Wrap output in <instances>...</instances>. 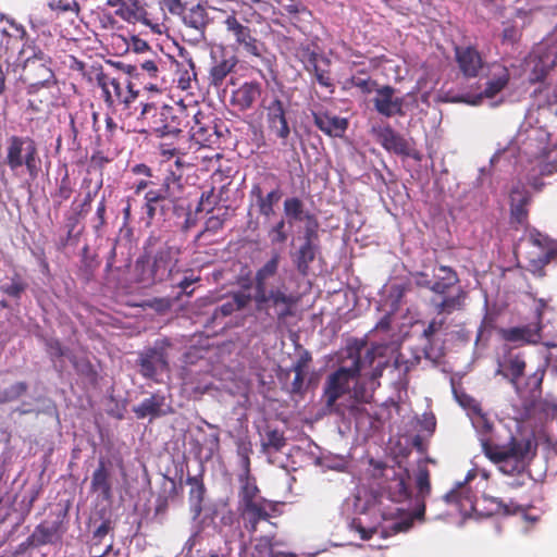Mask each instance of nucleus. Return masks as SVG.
Masks as SVG:
<instances>
[{"mask_svg":"<svg viewBox=\"0 0 557 557\" xmlns=\"http://www.w3.org/2000/svg\"><path fill=\"white\" fill-rule=\"evenodd\" d=\"M280 253H272L271 258L260 267L253 276V294L251 298L255 304V310L263 314L267 319L276 320L277 323H284L287 318L295 314L299 297L289 292L285 283L270 285V278L277 274L280 265Z\"/></svg>","mask_w":557,"mask_h":557,"instance_id":"nucleus-1","label":"nucleus"},{"mask_svg":"<svg viewBox=\"0 0 557 557\" xmlns=\"http://www.w3.org/2000/svg\"><path fill=\"white\" fill-rule=\"evenodd\" d=\"M366 348V344L355 343L346 347V358L351 360V364L342 366L330 373L323 384L322 400L324 408L330 413L344 416L347 406L339 404L338 400L351 391L352 381L356 380L366 367H372L375 360L373 349Z\"/></svg>","mask_w":557,"mask_h":557,"instance_id":"nucleus-2","label":"nucleus"},{"mask_svg":"<svg viewBox=\"0 0 557 557\" xmlns=\"http://www.w3.org/2000/svg\"><path fill=\"white\" fill-rule=\"evenodd\" d=\"M138 119L146 124L150 134L158 138L177 137L190 124V108L181 102L174 106H157L154 102H140Z\"/></svg>","mask_w":557,"mask_h":557,"instance_id":"nucleus-3","label":"nucleus"},{"mask_svg":"<svg viewBox=\"0 0 557 557\" xmlns=\"http://www.w3.org/2000/svg\"><path fill=\"white\" fill-rule=\"evenodd\" d=\"M481 447L485 457L498 471L513 476L523 473L528 466L531 441L515 435H510L505 444H497L492 438H481Z\"/></svg>","mask_w":557,"mask_h":557,"instance_id":"nucleus-4","label":"nucleus"},{"mask_svg":"<svg viewBox=\"0 0 557 557\" xmlns=\"http://www.w3.org/2000/svg\"><path fill=\"white\" fill-rule=\"evenodd\" d=\"M177 249L164 245L151 258L148 256L138 258L135 264L137 281L144 286L165 281L177 264Z\"/></svg>","mask_w":557,"mask_h":557,"instance_id":"nucleus-5","label":"nucleus"},{"mask_svg":"<svg viewBox=\"0 0 557 557\" xmlns=\"http://www.w3.org/2000/svg\"><path fill=\"white\" fill-rule=\"evenodd\" d=\"M96 84L101 89V98L111 113H115L119 108L129 110L139 97V90L134 89L127 77L112 76L103 71L97 74Z\"/></svg>","mask_w":557,"mask_h":557,"instance_id":"nucleus-6","label":"nucleus"},{"mask_svg":"<svg viewBox=\"0 0 557 557\" xmlns=\"http://www.w3.org/2000/svg\"><path fill=\"white\" fill-rule=\"evenodd\" d=\"M5 164L11 171L26 168L30 177H36L40 171V158L37 143L29 136L12 135L7 139Z\"/></svg>","mask_w":557,"mask_h":557,"instance_id":"nucleus-7","label":"nucleus"},{"mask_svg":"<svg viewBox=\"0 0 557 557\" xmlns=\"http://www.w3.org/2000/svg\"><path fill=\"white\" fill-rule=\"evenodd\" d=\"M20 78L27 85L29 94L54 85L57 81L51 69V58L40 49H34L33 54L24 61Z\"/></svg>","mask_w":557,"mask_h":557,"instance_id":"nucleus-8","label":"nucleus"},{"mask_svg":"<svg viewBox=\"0 0 557 557\" xmlns=\"http://www.w3.org/2000/svg\"><path fill=\"white\" fill-rule=\"evenodd\" d=\"M417 494L414 496V509L405 518L392 524L394 533L408 531L414 520H422L425 513V497L431 493L430 471L425 465L419 466L416 475Z\"/></svg>","mask_w":557,"mask_h":557,"instance_id":"nucleus-9","label":"nucleus"},{"mask_svg":"<svg viewBox=\"0 0 557 557\" xmlns=\"http://www.w3.org/2000/svg\"><path fill=\"white\" fill-rule=\"evenodd\" d=\"M527 369L525 355L522 351H516L512 347L505 346L502 356L497 359L496 375L504 380L518 392L520 389V380L524 376Z\"/></svg>","mask_w":557,"mask_h":557,"instance_id":"nucleus-10","label":"nucleus"},{"mask_svg":"<svg viewBox=\"0 0 557 557\" xmlns=\"http://www.w3.org/2000/svg\"><path fill=\"white\" fill-rule=\"evenodd\" d=\"M227 33H230L235 44L247 54L261 58L264 52V44L256 38L255 30L244 25L236 17L235 13L228 14L223 22Z\"/></svg>","mask_w":557,"mask_h":557,"instance_id":"nucleus-11","label":"nucleus"},{"mask_svg":"<svg viewBox=\"0 0 557 557\" xmlns=\"http://www.w3.org/2000/svg\"><path fill=\"white\" fill-rule=\"evenodd\" d=\"M139 374L156 383H159V375L170 371L168 354L162 347H149L139 352L137 359Z\"/></svg>","mask_w":557,"mask_h":557,"instance_id":"nucleus-12","label":"nucleus"},{"mask_svg":"<svg viewBox=\"0 0 557 557\" xmlns=\"http://www.w3.org/2000/svg\"><path fill=\"white\" fill-rule=\"evenodd\" d=\"M99 113L81 108L70 115V148L78 150L84 139H90V129H96Z\"/></svg>","mask_w":557,"mask_h":557,"instance_id":"nucleus-13","label":"nucleus"},{"mask_svg":"<svg viewBox=\"0 0 557 557\" xmlns=\"http://www.w3.org/2000/svg\"><path fill=\"white\" fill-rule=\"evenodd\" d=\"M169 181L170 176L160 188H149L144 196L143 209L148 225L157 218L164 220L171 210L173 201L169 199Z\"/></svg>","mask_w":557,"mask_h":557,"instance_id":"nucleus-14","label":"nucleus"},{"mask_svg":"<svg viewBox=\"0 0 557 557\" xmlns=\"http://www.w3.org/2000/svg\"><path fill=\"white\" fill-rule=\"evenodd\" d=\"M544 325L529 323L507 329H500L499 335L507 343L518 346H536L542 343Z\"/></svg>","mask_w":557,"mask_h":557,"instance_id":"nucleus-15","label":"nucleus"},{"mask_svg":"<svg viewBox=\"0 0 557 557\" xmlns=\"http://www.w3.org/2000/svg\"><path fill=\"white\" fill-rule=\"evenodd\" d=\"M372 133L380 145L388 152L406 157L412 156L409 141L389 124L373 126Z\"/></svg>","mask_w":557,"mask_h":557,"instance_id":"nucleus-16","label":"nucleus"},{"mask_svg":"<svg viewBox=\"0 0 557 557\" xmlns=\"http://www.w3.org/2000/svg\"><path fill=\"white\" fill-rule=\"evenodd\" d=\"M263 108L269 131L285 141L290 134V128L283 101L278 97H274L269 104H263Z\"/></svg>","mask_w":557,"mask_h":557,"instance_id":"nucleus-17","label":"nucleus"},{"mask_svg":"<svg viewBox=\"0 0 557 557\" xmlns=\"http://www.w3.org/2000/svg\"><path fill=\"white\" fill-rule=\"evenodd\" d=\"M454 52L458 69L465 78L471 79L480 75L485 63L482 54L475 47L456 46Z\"/></svg>","mask_w":557,"mask_h":557,"instance_id":"nucleus-18","label":"nucleus"},{"mask_svg":"<svg viewBox=\"0 0 557 557\" xmlns=\"http://www.w3.org/2000/svg\"><path fill=\"white\" fill-rule=\"evenodd\" d=\"M467 478L462 482H457L456 485L443 496V500L455 507V509L462 516H470L474 510L475 495L472 488L468 485Z\"/></svg>","mask_w":557,"mask_h":557,"instance_id":"nucleus-19","label":"nucleus"},{"mask_svg":"<svg viewBox=\"0 0 557 557\" xmlns=\"http://www.w3.org/2000/svg\"><path fill=\"white\" fill-rule=\"evenodd\" d=\"M404 102L403 97H395V88L389 85L377 88L376 95L373 98L374 109L385 117L404 116Z\"/></svg>","mask_w":557,"mask_h":557,"instance_id":"nucleus-20","label":"nucleus"},{"mask_svg":"<svg viewBox=\"0 0 557 557\" xmlns=\"http://www.w3.org/2000/svg\"><path fill=\"white\" fill-rule=\"evenodd\" d=\"M238 508L245 529L250 533H255L260 521H268L270 519V510H274L275 506L270 500L259 497L258 502H252Z\"/></svg>","mask_w":557,"mask_h":557,"instance_id":"nucleus-21","label":"nucleus"},{"mask_svg":"<svg viewBox=\"0 0 557 557\" xmlns=\"http://www.w3.org/2000/svg\"><path fill=\"white\" fill-rule=\"evenodd\" d=\"M493 66L495 71L493 76L486 82L484 90L471 100L463 99L466 103L479 104L483 98L492 99L508 86L510 81L508 67L503 64H494Z\"/></svg>","mask_w":557,"mask_h":557,"instance_id":"nucleus-22","label":"nucleus"},{"mask_svg":"<svg viewBox=\"0 0 557 557\" xmlns=\"http://www.w3.org/2000/svg\"><path fill=\"white\" fill-rule=\"evenodd\" d=\"M190 111L191 115H197L190 117L189 132L191 139L202 147H210L218 139L215 126L205 124L206 116L197 107H190Z\"/></svg>","mask_w":557,"mask_h":557,"instance_id":"nucleus-23","label":"nucleus"},{"mask_svg":"<svg viewBox=\"0 0 557 557\" xmlns=\"http://www.w3.org/2000/svg\"><path fill=\"white\" fill-rule=\"evenodd\" d=\"M531 196L524 190H512L510 195V224L518 230L528 225Z\"/></svg>","mask_w":557,"mask_h":557,"instance_id":"nucleus-24","label":"nucleus"},{"mask_svg":"<svg viewBox=\"0 0 557 557\" xmlns=\"http://www.w3.org/2000/svg\"><path fill=\"white\" fill-rule=\"evenodd\" d=\"M411 478L408 469L395 473L393 478L387 481L386 493L388 498L394 503H404L411 497L410 488Z\"/></svg>","mask_w":557,"mask_h":557,"instance_id":"nucleus-25","label":"nucleus"},{"mask_svg":"<svg viewBox=\"0 0 557 557\" xmlns=\"http://www.w3.org/2000/svg\"><path fill=\"white\" fill-rule=\"evenodd\" d=\"M60 522H48L39 523L34 532L27 537V545L40 547L48 544H54L61 540L62 533L60 532Z\"/></svg>","mask_w":557,"mask_h":557,"instance_id":"nucleus-26","label":"nucleus"},{"mask_svg":"<svg viewBox=\"0 0 557 557\" xmlns=\"http://www.w3.org/2000/svg\"><path fill=\"white\" fill-rule=\"evenodd\" d=\"M90 492L99 493L103 500L112 498L111 472L103 458L98 461V467L91 475Z\"/></svg>","mask_w":557,"mask_h":557,"instance_id":"nucleus-27","label":"nucleus"},{"mask_svg":"<svg viewBox=\"0 0 557 557\" xmlns=\"http://www.w3.org/2000/svg\"><path fill=\"white\" fill-rule=\"evenodd\" d=\"M261 84L258 82H246L239 86L232 95V104L240 111L252 108L253 103L261 96Z\"/></svg>","mask_w":557,"mask_h":557,"instance_id":"nucleus-28","label":"nucleus"},{"mask_svg":"<svg viewBox=\"0 0 557 557\" xmlns=\"http://www.w3.org/2000/svg\"><path fill=\"white\" fill-rule=\"evenodd\" d=\"M313 122L321 132L331 137H342L348 127V121L345 117L327 112L313 113Z\"/></svg>","mask_w":557,"mask_h":557,"instance_id":"nucleus-29","label":"nucleus"},{"mask_svg":"<svg viewBox=\"0 0 557 557\" xmlns=\"http://www.w3.org/2000/svg\"><path fill=\"white\" fill-rule=\"evenodd\" d=\"M329 65L330 61L327 59L319 58L318 53L310 52L306 64V70L314 75L317 82L321 86L330 88L333 91L334 83L331 77Z\"/></svg>","mask_w":557,"mask_h":557,"instance_id":"nucleus-30","label":"nucleus"},{"mask_svg":"<svg viewBox=\"0 0 557 557\" xmlns=\"http://www.w3.org/2000/svg\"><path fill=\"white\" fill-rule=\"evenodd\" d=\"M251 294L244 290L232 293L231 296L213 311V318H225L245 309L251 302Z\"/></svg>","mask_w":557,"mask_h":557,"instance_id":"nucleus-31","label":"nucleus"},{"mask_svg":"<svg viewBox=\"0 0 557 557\" xmlns=\"http://www.w3.org/2000/svg\"><path fill=\"white\" fill-rule=\"evenodd\" d=\"M459 283L458 274L450 267L441 265L434 274L432 292L438 296L446 295Z\"/></svg>","mask_w":557,"mask_h":557,"instance_id":"nucleus-32","label":"nucleus"},{"mask_svg":"<svg viewBox=\"0 0 557 557\" xmlns=\"http://www.w3.org/2000/svg\"><path fill=\"white\" fill-rule=\"evenodd\" d=\"M251 195L257 199L259 213L262 216L270 218L274 214V206L280 201L282 191L277 187L267 195H263L261 187L259 185H253L251 188Z\"/></svg>","mask_w":557,"mask_h":557,"instance_id":"nucleus-33","label":"nucleus"},{"mask_svg":"<svg viewBox=\"0 0 557 557\" xmlns=\"http://www.w3.org/2000/svg\"><path fill=\"white\" fill-rule=\"evenodd\" d=\"M352 383L350 391L352 401L347 406L349 410H352L359 404H370L376 389L375 385L370 384L361 374Z\"/></svg>","mask_w":557,"mask_h":557,"instance_id":"nucleus-34","label":"nucleus"},{"mask_svg":"<svg viewBox=\"0 0 557 557\" xmlns=\"http://www.w3.org/2000/svg\"><path fill=\"white\" fill-rule=\"evenodd\" d=\"M238 60L235 55H223L221 60H216L209 71L210 85L219 87L223 84L227 75L237 65Z\"/></svg>","mask_w":557,"mask_h":557,"instance_id":"nucleus-35","label":"nucleus"},{"mask_svg":"<svg viewBox=\"0 0 557 557\" xmlns=\"http://www.w3.org/2000/svg\"><path fill=\"white\" fill-rule=\"evenodd\" d=\"M466 296V292L459 289L454 296L444 295L441 296V298L433 297L431 299V305L437 314H450L454 311L461 310L463 308Z\"/></svg>","mask_w":557,"mask_h":557,"instance_id":"nucleus-36","label":"nucleus"},{"mask_svg":"<svg viewBox=\"0 0 557 557\" xmlns=\"http://www.w3.org/2000/svg\"><path fill=\"white\" fill-rule=\"evenodd\" d=\"M178 15L182 17L183 23L186 26L194 28L195 30H198L200 33L205 32L209 22L207 11L205 7L200 3H197L189 9H186L185 7L184 13Z\"/></svg>","mask_w":557,"mask_h":557,"instance_id":"nucleus-37","label":"nucleus"},{"mask_svg":"<svg viewBox=\"0 0 557 557\" xmlns=\"http://www.w3.org/2000/svg\"><path fill=\"white\" fill-rule=\"evenodd\" d=\"M186 483L190 485L188 498L191 510L198 516L202 511V503L206 494L202 473L187 476Z\"/></svg>","mask_w":557,"mask_h":557,"instance_id":"nucleus-38","label":"nucleus"},{"mask_svg":"<svg viewBox=\"0 0 557 557\" xmlns=\"http://www.w3.org/2000/svg\"><path fill=\"white\" fill-rule=\"evenodd\" d=\"M115 8V15L127 23L141 21L146 15V10L139 0H121Z\"/></svg>","mask_w":557,"mask_h":557,"instance_id":"nucleus-39","label":"nucleus"},{"mask_svg":"<svg viewBox=\"0 0 557 557\" xmlns=\"http://www.w3.org/2000/svg\"><path fill=\"white\" fill-rule=\"evenodd\" d=\"M318 252V245H304L293 253V262L299 274L306 276L309 274L310 263L314 261Z\"/></svg>","mask_w":557,"mask_h":557,"instance_id":"nucleus-40","label":"nucleus"},{"mask_svg":"<svg viewBox=\"0 0 557 557\" xmlns=\"http://www.w3.org/2000/svg\"><path fill=\"white\" fill-rule=\"evenodd\" d=\"M238 483H239V490H238V507L252 503L258 502L260 496V490L257 485L256 478L251 475H238Z\"/></svg>","mask_w":557,"mask_h":557,"instance_id":"nucleus-41","label":"nucleus"},{"mask_svg":"<svg viewBox=\"0 0 557 557\" xmlns=\"http://www.w3.org/2000/svg\"><path fill=\"white\" fill-rule=\"evenodd\" d=\"M164 404V396L152 394L149 398L144 399L138 406L133 408L138 419L146 417H159L162 413L161 407Z\"/></svg>","mask_w":557,"mask_h":557,"instance_id":"nucleus-42","label":"nucleus"},{"mask_svg":"<svg viewBox=\"0 0 557 557\" xmlns=\"http://www.w3.org/2000/svg\"><path fill=\"white\" fill-rule=\"evenodd\" d=\"M8 281L0 284V292L9 298L18 301L26 292L28 284L17 272L7 278Z\"/></svg>","mask_w":557,"mask_h":557,"instance_id":"nucleus-43","label":"nucleus"},{"mask_svg":"<svg viewBox=\"0 0 557 557\" xmlns=\"http://www.w3.org/2000/svg\"><path fill=\"white\" fill-rule=\"evenodd\" d=\"M286 445V437L283 431L277 429H267L264 440L262 441V450L264 453H278Z\"/></svg>","mask_w":557,"mask_h":557,"instance_id":"nucleus-44","label":"nucleus"},{"mask_svg":"<svg viewBox=\"0 0 557 557\" xmlns=\"http://www.w3.org/2000/svg\"><path fill=\"white\" fill-rule=\"evenodd\" d=\"M284 214L289 224L297 221H305V205L298 197H289L283 203Z\"/></svg>","mask_w":557,"mask_h":557,"instance_id":"nucleus-45","label":"nucleus"},{"mask_svg":"<svg viewBox=\"0 0 557 557\" xmlns=\"http://www.w3.org/2000/svg\"><path fill=\"white\" fill-rule=\"evenodd\" d=\"M69 67L72 71L78 72L88 83H96V77L99 72H103L100 64L87 66L83 61L71 57Z\"/></svg>","mask_w":557,"mask_h":557,"instance_id":"nucleus-46","label":"nucleus"},{"mask_svg":"<svg viewBox=\"0 0 557 557\" xmlns=\"http://www.w3.org/2000/svg\"><path fill=\"white\" fill-rule=\"evenodd\" d=\"M225 188H226V185H223L221 187L219 194H215L214 187H211L210 190H208V191H203L200 197V200H199L196 211L197 212H200V211L211 212L214 209V207L222 201V194Z\"/></svg>","mask_w":557,"mask_h":557,"instance_id":"nucleus-47","label":"nucleus"},{"mask_svg":"<svg viewBox=\"0 0 557 557\" xmlns=\"http://www.w3.org/2000/svg\"><path fill=\"white\" fill-rule=\"evenodd\" d=\"M305 232H304V245H318L319 239V221L317 216L311 212L305 214Z\"/></svg>","mask_w":557,"mask_h":557,"instance_id":"nucleus-48","label":"nucleus"},{"mask_svg":"<svg viewBox=\"0 0 557 557\" xmlns=\"http://www.w3.org/2000/svg\"><path fill=\"white\" fill-rule=\"evenodd\" d=\"M228 218L227 208L224 209L223 213L209 216L205 222V227L198 235L201 237L205 233L216 234L224 226L225 221Z\"/></svg>","mask_w":557,"mask_h":557,"instance_id":"nucleus-49","label":"nucleus"},{"mask_svg":"<svg viewBox=\"0 0 557 557\" xmlns=\"http://www.w3.org/2000/svg\"><path fill=\"white\" fill-rule=\"evenodd\" d=\"M28 389V385L25 382H15L2 393H0V404L13 401L23 396Z\"/></svg>","mask_w":557,"mask_h":557,"instance_id":"nucleus-50","label":"nucleus"},{"mask_svg":"<svg viewBox=\"0 0 557 557\" xmlns=\"http://www.w3.org/2000/svg\"><path fill=\"white\" fill-rule=\"evenodd\" d=\"M494 503L496 504V512L497 513H502L504 516L523 513L525 516V518L529 519V517L525 515L528 507L519 505V504L515 503L513 500H510L509 503H505L503 499H494Z\"/></svg>","mask_w":557,"mask_h":557,"instance_id":"nucleus-51","label":"nucleus"},{"mask_svg":"<svg viewBox=\"0 0 557 557\" xmlns=\"http://www.w3.org/2000/svg\"><path fill=\"white\" fill-rule=\"evenodd\" d=\"M285 226L286 220L282 218L269 230L268 236L273 245H281L287 240L288 234L285 231Z\"/></svg>","mask_w":557,"mask_h":557,"instance_id":"nucleus-52","label":"nucleus"},{"mask_svg":"<svg viewBox=\"0 0 557 557\" xmlns=\"http://www.w3.org/2000/svg\"><path fill=\"white\" fill-rule=\"evenodd\" d=\"M113 530L112 522L110 519L103 520L100 525L92 532L91 537V550L94 547H98L102 540Z\"/></svg>","mask_w":557,"mask_h":557,"instance_id":"nucleus-53","label":"nucleus"},{"mask_svg":"<svg viewBox=\"0 0 557 557\" xmlns=\"http://www.w3.org/2000/svg\"><path fill=\"white\" fill-rule=\"evenodd\" d=\"M546 373L545 367H539L533 373H531L527 379V386L532 392H540L542 388L543 380Z\"/></svg>","mask_w":557,"mask_h":557,"instance_id":"nucleus-54","label":"nucleus"},{"mask_svg":"<svg viewBox=\"0 0 557 557\" xmlns=\"http://www.w3.org/2000/svg\"><path fill=\"white\" fill-rule=\"evenodd\" d=\"M522 33L516 25H507L502 33L503 44L515 45L521 39Z\"/></svg>","mask_w":557,"mask_h":557,"instance_id":"nucleus-55","label":"nucleus"},{"mask_svg":"<svg viewBox=\"0 0 557 557\" xmlns=\"http://www.w3.org/2000/svg\"><path fill=\"white\" fill-rule=\"evenodd\" d=\"M106 211H107V206H106V198L102 197V199L99 201L98 203V207H97V210H96V215H95V219H94V230L96 233H99L103 226L106 225Z\"/></svg>","mask_w":557,"mask_h":557,"instance_id":"nucleus-56","label":"nucleus"},{"mask_svg":"<svg viewBox=\"0 0 557 557\" xmlns=\"http://www.w3.org/2000/svg\"><path fill=\"white\" fill-rule=\"evenodd\" d=\"M351 527L360 534L362 540H370L376 533V527H366L360 518L352 519Z\"/></svg>","mask_w":557,"mask_h":557,"instance_id":"nucleus-57","label":"nucleus"},{"mask_svg":"<svg viewBox=\"0 0 557 557\" xmlns=\"http://www.w3.org/2000/svg\"><path fill=\"white\" fill-rule=\"evenodd\" d=\"M73 193L71 182L67 175H65L58 187V190L54 194V198L59 199V205L62 203V201L67 200Z\"/></svg>","mask_w":557,"mask_h":557,"instance_id":"nucleus-58","label":"nucleus"},{"mask_svg":"<svg viewBox=\"0 0 557 557\" xmlns=\"http://www.w3.org/2000/svg\"><path fill=\"white\" fill-rule=\"evenodd\" d=\"M349 83L354 87L359 88L363 94H370L372 91V87L375 85V82L371 81L370 77L360 76H352L349 79Z\"/></svg>","mask_w":557,"mask_h":557,"instance_id":"nucleus-59","label":"nucleus"},{"mask_svg":"<svg viewBox=\"0 0 557 557\" xmlns=\"http://www.w3.org/2000/svg\"><path fill=\"white\" fill-rule=\"evenodd\" d=\"M159 64H162V61L160 59L145 60L139 64V66L141 71L148 75V77L157 78L159 74Z\"/></svg>","mask_w":557,"mask_h":557,"instance_id":"nucleus-60","label":"nucleus"},{"mask_svg":"<svg viewBox=\"0 0 557 557\" xmlns=\"http://www.w3.org/2000/svg\"><path fill=\"white\" fill-rule=\"evenodd\" d=\"M457 399L463 408H468L473 412L481 414V406L474 398L466 394H461L457 395Z\"/></svg>","mask_w":557,"mask_h":557,"instance_id":"nucleus-61","label":"nucleus"},{"mask_svg":"<svg viewBox=\"0 0 557 557\" xmlns=\"http://www.w3.org/2000/svg\"><path fill=\"white\" fill-rule=\"evenodd\" d=\"M312 358L308 350H305L297 361L294 363L292 370L294 372H302L306 373V369L308 368V364L311 362Z\"/></svg>","mask_w":557,"mask_h":557,"instance_id":"nucleus-62","label":"nucleus"},{"mask_svg":"<svg viewBox=\"0 0 557 557\" xmlns=\"http://www.w3.org/2000/svg\"><path fill=\"white\" fill-rule=\"evenodd\" d=\"M47 350L52 357L61 358L65 355V348L59 339L51 338L47 342Z\"/></svg>","mask_w":557,"mask_h":557,"instance_id":"nucleus-63","label":"nucleus"},{"mask_svg":"<svg viewBox=\"0 0 557 557\" xmlns=\"http://www.w3.org/2000/svg\"><path fill=\"white\" fill-rule=\"evenodd\" d=\"M98 21H99L100 27L102 29L113 30V29H115V27L117 25V21L109 12H104V13L100 14L98 16Z\"/></svg>","mask_w":557,"mask_h":557,"instance_id":"nucleus-64","label":"nucleus"}]
</instances>
